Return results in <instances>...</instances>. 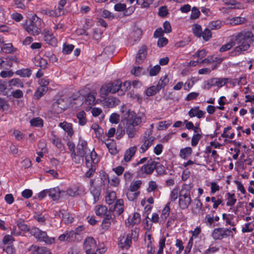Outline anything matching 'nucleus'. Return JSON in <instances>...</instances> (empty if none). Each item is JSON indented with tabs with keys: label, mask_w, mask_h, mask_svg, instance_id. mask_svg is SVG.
I'll use <instances>...</instances> for the list:
<instances>
[{
	"label": "nucleus",
	"mask_w": 254,
	"mask_h": 254,
	"mask_svg": "<svg viewBox=\"0 0 254 254\" xmlns=\"http://www.w3.org/2000/svg\"><path fill=\"white\" fill-rule=\"evenodd\" d=\"M221 22L220 20L213 21L209 23L208 27L211 30H216L221 28Z\"/></svg>",
	"instance_id": "56"
},
{
	"label": "nucleus",
	"mask_w": 254,
	"mask_h": 254,
	"mask_svg": "<svg viewBox=\"0 0 254 254\" xmlns=\"http://www.w3.org/2000/svg\"><path fill=\"white\" fill-rule=\"evenodd\" d=\"M30 234L37 240L44 242L46 244L51 245L55 243V238L54 237H49L46 232L43 231L37 227H31Z\"/></svg>",
	"instance_id": "6"
},
{
	"label": "nucleus",
	"mask_w": 254,
	"mask_h": 254,
	"mask_svg": "<svg viewBox=\"0 0 254 254\" xmlns=\"http://www.w3.org/2000/svg\"><path fill=\"white\" fill-rule=\"evenodd\" d=\"M226 205L230 207L233 206L237 201L235 194L228 192L226 194Z\"/></svg>",
	"instance_id": "33"
},
{
	"label": "nucleus",
	"mask_w": 254,
	"mask_h": 254,
	"mask_svg": "<svg viewBox=\"0 0 254 254\" xmlns=\"http://www.w3.org/2000/svg\"><path fill=\"white\" fill-rule=\"evenodd\" d=\"M44 40L49 45L55 46L57 45V40L51 31L45 30L43 33Z\"/></svg>",
	"instance_id": "14"
},
{
	"label": "nucleus",
	"mask_w": 254,
	"mask_h": 254,
	"mask_svg": "<svg viewBox=\"0 0 254 254\" xmlns=\"http://www.w3.org/2000/svg\"><path fill=\"white\" fill-rule=\"evenodd\" d=\"M147 55V48L144 45H143L139 50L136 57L135 62L138 64H141L144 60L145 59Z\"/></svg>",
	"instance_id": "21"
},
{
	"label": "nucleus",
	"mask_w": 254,
	"mask_h": 254,
	"mask_svg": "<svg viewBox=\"0 0 254 254\" xmlns=\"http://www.w3.org/2000/svg\"><path fill=\"white\" fill-rule=\"evenodd\" d=\"M97 93L95 91H92L89 93L85 98V104L89 105H93L95 103Z\"/></svg>",
	"instance_id": "27"
},
{
	"label": "nucleus",
	"mask_w": 254,
	"mask_h": 254,
	"mask_svg": "<svg viewBox=\"0 0 254 254\" xmlns=\"http://www.w3.org/2000/svg\"><path fill=\"white\" fill-rule=\"evenodd\" d=\"M101 15L103 17L110 20L113 19L115 18L114 14L107 9H104L102 11Z\"/></svg>",
	"instance_id": "62"
},
{
	"label": "nucleus",
	"mask_w": 254,
	"mask_h": 254,
	"mask_svg": "<svg viewBox=\"0 0 254 254\" xmlns=\"http://www.w3.org/2000/svg\"><path fill=\"white\" fill-rule=\"evenodd\" d=\"M43 26V20L35 14L30 18L29 23L25 25V30L29 34L37 36L41 33Z\"/></svg>",
	"instance_id": "4"
},
{
	"label": "nucleus",
	"mask_w": 254,
	"mask_h": 254,
	"mask_svg": "<svg viewBox=\"0 0 254 254\" xmlns=\"http://www.w3.org/2000/svg\"><path fill=\"white\" fill-rule=\"evenodd\" d=\"M65 102L63 99H59L52 105V109L56 113L59 114L66 109Z\"/></svg>",
	"instance_id": "16"
},
{
	"label": "nucleus",
	"mask_w": 254,
	"mask_h": 254,
	"mask_svg": "<svg viewBox=\"0 0 254 254\" xmlns=\"http://www.w3.org/2000/svg\"><path fill=\"white\" fill-rule=\"evenodd\" d=\"M85 191L84 188L80 185H73L69 186L66 191L64 190V198L67 197H74L84 194Z\"/></svg>",
	"instance_id": "9"
},
{
	"label": "nucleus",
	"mask_w": 254,
	"mask_h": 254,
	"mask_svg": "<svg viewBox=\"0 0 254 254\" xmlns=\"http://www.w3.org/2000/svg\"><path fill=\"white\" fill-rule=\"evenodd\" d=\"M48 89V87L39 86L35 92V98L38 99L41 97L47 92Z\"/></svg>",
	"instance_id": "42"
},
{
	"label": "nucleus",
	"mask_w": 254,
	"mask_h": 254,
	"mask_svg": "<svg viewBox=\"0 0 254 254\" xmlns=\"http://www.w3.org/2000/svg\"><path fill=\"white\" fill-rule=\"evenodd\" d=\"M78 120V123L80 126H84L86 124V114L84 111H81L76 115Z\"/></svg>",
	"instance_id": "36"
},
{
	"label": "nucleus",
	"mask_w": 254,
	"mask_h": 254,
	"mask_svg": "<svg viewBox=\"0 0 254 254\" xmlns=\"http://www.w3.org/2000/svg\"><path fill=\"white\" fill-rule=\"evenodd\" d=\"M90 192L93 197V203H95L99 200L101 194V189L97 187H92L90 188Z\"/></svg>",
	"instance_id": "25"
},
{
	"label": "nucleus",
	"mask_w": 254,
	"mask_h": 254,
	"mask_svg": "<svg viewBox=\"0 0 254 254\" xmlns=\"http://www.w3.org/2000/svg\"><path fill=\"white\" fill-rule=\"evenodd\" d=\"M122 118L126 121L125 129L129 138L135 137L137 132L136 126L141 125L145 120V116L143 113L136 114L126 105H123L120 109Z\"/></svg>",
	"instance_id": "2"
},
{
	"label": "nucleus",
	"mask_w": 254,
	"mask_h": 254,
	"mask_svg": "<svg viewBox=\"0 0 254 254\" xmlns=\"http://www.w3.org/2000/svg\"><path fill=\"white\" fill-rule=\"evenodd\" d=\"M191 202V198L190 195V190L188 189H182L180 192L179 197V205L181 209H186L188 208Z\"/></svg>",
	"instance_id": "8"
},
{
	"label": "nucleus",
	"mask_w": 254,
	"mask_h": 254,
	"mask_svg": "<svg viewBox=\"0 0 254 254\" xmlns=\"http://www.w3.org/2000/svg\"><path fill=\"white\" fill-rule=\"evenodd\" d=\"M253 37V33L248 31H243L236 35H233L229 37L228 43L220 47L219 51L220 52H225L230 50L236 44H238V46L235 47L230 53V55L232 57L239 56L250 48L251 39Z\"/></svg>",
	"instance_id": "1"
},
{
	"label": "nucleus",
	"mask_w": 254,
	"mask_h": 254,
	"mask_svg": "<svg viewBox=\"0 0 254 254\" xmlns=\"http://www.w3.org/2000/svg\"><path fill=\"white\" fill-rule=\"evenodd\" d=\"M63 192H64V190H60L58 187L48 189V195L53 200H58L60 198H64Z\"/></svg>",
	"instance_id": "15"
},
{
	"label": "nucleus",
	"mask_w": 254,
	"mask_h": 254,
	"mask_svg": "<svg viewBox=\"0 0 254 254\" xmlns=\"http://www.w3.org/2000/svg\"><path fill=\"white\" fill-rule=\"evenodd\" d=\"M9 85L10 86H15L16 87L23 88L24 84L23 82L18 78H13L9 81Z\"/></svg>",
	"instance_id": "38"
},
{
	"label": "nucleus",
	"mask_w": 254,
	"mask_h": 254,
	"mask_svg": "<svg viewBox=\"0 0 254 254\" xmlns=\"http://www.w3.org/2000/svg\"><path fill=\"white\" fill-rule=\"evenodd\" d=\"M192 153V149L190 147H185L181 149L180 153V156L183 159H186L189 157Z\"/></svg>",
	"instance_id": "37"
},
{
	"label": "nucleus",
	"mask_w": 254,
	"mask_h": 254,
	"mask_svg": "<svg viewBox=\"0 0 254 254\" xmlns=\"http://www.w3.org/2000/svg\"><path fill=\"white\" fill-rule=\"evenodd\" d=\"M132 242L127 237L124 242L122 241L119 243V247L123 250H128L131 246Z\"/></svg>",
	"instance_id": "39"
},
{
	"label": "nucleus",
	"mask_w": 254,
	"mask_h": 254,
	"mask_svg": "<svg viewBox=\"0 0 254 254\" xmlns=\"http://www.w3.org/2000/svg\"><path fill=\"white\" fill-rule=\"evenodd\" d=\"M192 32L195 36L200 38L202 32L201 26L198 24H195L192 28Z\"/></svg>",
	"instance_id": "53"
},
{
	"label": "nucleus",
	"mask_w": 254,
	"mask_h": 254,
	"mask_svg": "<svg viewBox=\"0 0 254 254\" xmlns=\"http://www.w3.org/2000/svg\"><path fill=\"white\" fill-rule=\"evenodd\" d=\"M71 157L72 160L76 164H80L83 161V158L82 156H80L78 153L75 152H71Z\"/></svg>",
	"instance_id": "54"
},
{
	"label": "nucleus",
	"mask_w": 254,
	"mask_h": 254,
	"mask_svg": "<svg viewBox=\"0 0 254 254\" xmlns=\"http://www.w3.org/2000/svg\"><path fill=\"white\" fill-rule=\"evenodd\" d=\"M16 224L21 231L28 232L30 233L31 228L26 225L23 220L17 221Z\"/></svg>",
	"instance_id": "48"
},
{
	"label": "nucleus",
	"mask_w": 254,
	"mask_h": 254,
	"mask_svg": "<svg viewBox=\"0 0 254 254\" xmlns=\"http://www.w3.org/2000/svg\"><path fill=\"white\" fill-rule=\"evenodd\" d=\"M30 124L32 126L42 127L43 126V121L39 117L34 118L30 121Z\"/></svg>",
	"instance_id": "51"
},
{
	"label": "nucleus",
	"mask_w": 254,
	"mask_h": 254,
	"mask_svg": "<svg viewBox=\"0 0 254 254\" xmlns=\"http://www.w3.org/2000/svg\"><path fill=\"white\" fill-rule=\"evenodd\" d=\"M48 63L47 60L41 58L39 57L36 59L35 65L36 66H40L42 68L45 69L47 67Z\"/></svg>",
	"instance_id": "46"
},
{
	"label": "nucleus",
	"mask_w": 254,
	"mask_h": 254,
	"mask_svg": "<svg viewBox=\"0 0 254 254\" xmlns=\"http://www.w3.org/2000/svg\"><path fill=\"white\" fill-rule=\"evenodd\" d=\"M59 126L64 130L67 133L68 136L71 137L74 134V130L72 127V125L66 122L60 123Z\"/></svg>",
	"instance_id": "22"
},
{
	"label": "nucleus",
	"mask_w": 254,
	"mask_h": 254,
	"mask_svg": "<svg viewBox=\"0 0 254 254\" xmlns=\"http://www.w3.org/2000/svg\"><path fill=\"white\" fill-rule=\"evenodd\" d=\"M99 162H93L92 161H89V164H87V162H85L86 166L88 169L85 174V176L86 178H89L93 176L97 169V164Z\"/></svg>",
	"instance_id": "19"
},
{
	"label": "nucleus",
	"mask_w": 254,
	"mask_h": 254,
	"mask_svg": "<svg viewBox=\"0 0 254 254\" xmlns=\"http://www.w3.org/2000/svg\"><path fill=\"white\" fill-rule=\"evenodd\" d=\"M230 230L228 228L219 227L215 228L212 232L211 236L215 240H221L229 237Z\"/></svg>",
	"instance_id": "11"
},
{
	"label": "nucleus",
	"mask_w": 254,
	"mask_h": 254,
	"mask_svg": "<svg viewBox=\"0 0 254 254\" xmlns=\"http://www.w3.org/2000/svg\"><path fill=\"white\" fill-rule=\"evenodd\" d=\"M116 198V193L115 191H112L108 192L105 197L106 202L109 205L114 203Z\"/></svg>",
	"instance_id": "35"
},
{
	"label": "nucleus",
	"mask_w": 254,
	"mask_h": 254,
	"mask_svg": "<svg viewBox=\"0 0 254 254\" xmlns=\"http://www.w3.org/2000/svg\"><path fill=\"white\" fill-rule=\"evenodd\" d=\"M124 203L123 199H119L114 205L113 211L118 215H120L124 212Z\"/></svg>",
	"instance_id": "24"
},
{
	"label": "nucleus",
	"mask_w": 254,
	"mask_h": 254,
	"mask_svg": "<svg viewBox=\"0 0 254 254\" xmlns=\"http://www.w3.org/2000/svg\"><path fill=\"white\" fill-rule=\"evenodd\" d=\"M55 216L62 218V221L66 224L71 223L74 219L71 215L67 210L64 209L57 212Z\"/></svg>",
	"instance_id": "13"
},
{
	"label": "nucleus",
	"mask_w": 254,
	"mask_h": 254,
	"mask_svg": "<svg viewBox=\"0 0 254 254\" xmlns=\"http://www.w3.org/2000/svg\"><path fill=\"white\" fill-rule=\"evenodd\" d=\"M149 242L147 245L146 248V254H154L155 251H154V246H153V244L152 243L151 241V236L150 235H148L147 236Z\"/></svg>",
	"instance_id": "52"
},
{
	"label": "nucleus",
	"mask_w": 254,
	"mask_h": 254,
	"mask_svg": "<svg viewBox=\"0 0 254 254\" xmlns=\"http://www.w3.org/2000/svg\"><path fill=\"white\" fill-rule=\"evenodd\" d=\"M155 168V162L151 161L150 163L139 167L137 170V175L139 177H144L146 175L151 174Z\"/></svg>",
	"instance_id": "10"
},
{
	"label": "nucleus",
	"mask_w": 254,
	"mask_h": 254,
	"mask_svg": "<svg viewBox=\"0 0 254 254\" xmlns=\"http://www.w3.org/2000/svg\"><path fill=\"white\" fill-rule=\"evenodd\" d=\"M216 78L209 79L204 82L203 88L207 90L209 89L211 87L216 86Z\"/></svg>",
	"instance_id": "45"
},
{
	"label": "nucleus",
	"mask_w": 254,
	"mask_h": 254,
	"mask_svg": "<svg viewBox=\"0 0 254 254\" xmlns=\"http://www.w3.org/2000/svg\"><path fill=\"white\" fill-rule=\"evenodd\" d=\"M171 124L170 121H161L158 123L156 128L158 130H165L168 128Z\"/></svg>",
	"instance_id": "50"
},
{
	"label": "nucleus",
	"mask_w": 254,
	"mask_h": 254,
	"mask_svg": "<svg viewBox=\"0 0 254 254\" xmlns=\"http://www.w3.org/2000/svg\"><path fill=\"white\" fill-rule=\"evenodd\" d=\"M205 113L204 111L199 110L198 106H196L191 108L189 111L188 115L190 118L196 117L197 118L200 119L204 117Z\"/></svg>",
	"instance_id": "20"
},
{
	"label": "nucleus",
	"mask_w": 254,
	"mask_h": 254,
	"mask_svg": "<svg viewBox=\"0 0 254 254\" xmlns=\"http://www.w3.org/2000/svg\"><path fill=\"white\" fill-rule=\"evenodd\" d=\"M159 91V89L158 88L156 85H153L148 88L145 90V94L148 97L152 96L155 95Z\"/></svg>",
	"instance_id": "44"
},
{
	"label": "nucleus",
	"mask_w": 254,
	"mask_h": 254,
	"mask_svg": "<svg viewBox=\"0 0 254 254\" xmlns=\"http://www.w3.org/2000/svg\"><path fill=\"white\" fill-rule=\"evenodd\" d=\"M155 140V137L152 135V129H147L141 137V145L139 148V152H145L153 145Z\"/></svg>",
	"instance_id": "5"
},
{
	"label": "nucleus",
	"mask_w": 254,
	"mask_h": 254,
	"mask_svg": "<svg viewBox=\"0 0 254 254\" xmlns=\"http://www.w3.org/2000/svg\"><path fill=\"white\" fill-rule=\"evenodd\" d=\"M1 49L5 53H12L16 50V49L13 47L11 43L3 44Z\"/></svg>",
	"instance_id": "43"
},
{
	"label": "nucleus",
	"mask_w": 254,
	"mask_h": 254,
	"mask_svg": "<svg viewBox=\"0 0 254 254\" xmlns=\"http://www.w3.org/2000/svg\"><path fill=\"white\" fill-rule=\"evenodd\" d=\"M111 212H109L105 215L104 219L102 221L101 227L103 230L106 231L109 230L111 226V220L112 219Z\"/></svg>",
	"instance_id": "23"
},
{
	"label": "nucleus",
	"mask_w": 254,
	"mask_h": 254,
	"mask_svg": "<svg viewBox=\"0 0 254 254\" xmlns=\"http://www.w3.org/2000/svg\"><path fill=\"white\" fill-rule=\"evenodd\" d=\"M212 36L211 32L210 30V29L208 28H205L202 32L201 37H202L203 39L207 41L210 39V38Z\"/></svg>",
	"instance_id": "60"
},
{
	"label": "nucleus",
	"mask_w": 254,
	"mask_h": 254,
	"mask_svg": "<svg viewBox=\"0 0 254 254\" xmlns=\"http://www.w3.org/2000/svg\"><path fill=\"white\" fill-rule=\"evenodd\" d=\"M126 194L127 197L129 200L133 201L138 197L139 194V191H133L128 189L127 191Z\"/></svg>",
	"instance_id": "40"
},
{
	"label": "nucleus",
	"mask_w": 254,
	"mask_h": 254,
	"mask_svg": "<svg viewBox=\"0 0 254 254\" xmlns=\"http://www.w3.org/2000/svg\"><path fill=\"white\" fill-rule=\"evenodd\" d=\"M170 202H168L166 205L163 208L162 214L161 215V217L162 219H166L169 216L170 212Z\"/></svg>",
	"instance_id": "49"
},
{
	"label": "nucleus",
	"mask_w": 254,
	"mask_h": 254,
	"mask_svg": "<svg viewBox=\"0 0 254 254\" xmlns=\"http://www.w3.org/2000/svg\"><path fill=\"white\" fill-rule=\"evenodd\" d=\"M136 151V146H131L127 149L125 152L124 158L122 161V163L124 164V162H128L130 161L132 158L134 156Z\"/></svg>",
	"instance_id": "17"
},
{
	"label": "nucleus",
	"mask_w": 254,
	"mask_h": 254,
	"mask_svg": "<svg viewBox=\"0 0 254 254\" xmlns=\"http://www.w3.org/2000/svg\"><path fill=\"white\" fill-rule=\"evenodd\" d=\"M12 66L7 57H0V69H8Z\"/></svg>",
	"instance_id": "30"
},
{
	"label": "nucleus",
	"mask_w": 254,
	"mask_h": 254,
	"mask_svg": "<svg viewBox=\"0 0 254 254\" xmlns=\"http://www.w3.org/2000/svg\"><path fill=\"white\" fill-rule=\"evenodd\" d=\"M76 152L79 155L84 157L85 162H87L88 164H89V161H92L93 162L100 161L99 156L94 150L91 151L88 148L87 143L84 140H81L79 142Z\"/></svg>",
	"instance_id": "3"
},
{
	"label": "nucleus",
	"mask_w": 254,
	"mask_h": 254,
	"mask_svg": "<svg viewBox=\"0 0 254 254\" xmlns=\"http://www.w3.org/2000/svg\"><path fill=\"white\" fill-rule=\"evenodd\" d=\"M96 247V243L92 237H87L84 242V248L86 254L95 253L94 251Z\"/></svg>",
	"instance_id": "12"
},
{
	"label": "nucleus",
	"mask_w": 254,
	"mask_h": 254,
	"mask_svg": "<svg viewBox=\"0 0 254 254\" xmlns=\"http://www.w3.org/2000/svg\"><path fill=\"white\" fill-rule=\"evenodd\" d=\"M200 12L198 8L196 7H193L191 9L190 18L195 19L199 17Z\"/></svg>",
	"instance_id": "64"
},
{
	"label": "nucleus",
	"mask_w": 254,
	"mask_h": 254,
	"mask_svg": "<svg viewBox=\"0 0 254 254\" xmlns=\"http://www.w3.org/2000/svg\"><path fill=\"white\" fill-rule=\"evenodd\" d=\"M119 100L114 97L106 98L104 100V105L108 108H112L118 104Z\"/></svg>",
	"instance_id": "28"
},
{
	"label": "nucleus",
	"mask_w": 254,
	"mask_h": 254,
	"mask_svg": "<svg viewBox=\"0 0 254 254\" xmlns=\"http://www.w3.org/2000/svg\"><path fill=\"white\" fill-rule=\"evenodd\" d=\"M138 232L139 230L135 228L134 230H131V231L127 235V237L129 238L131 242L132 240L136 241L138 237Z\"/></svg>",
	"instance_id": "47"
},
{
	"label": "nucleus",
	"mask_w": 254,
	"mask_h": 254,
	"mask_svg": "<svg viewBox=\"0 0 254 254\" xmlns=\"http://www.w3.org/2000/svg\"><path fill=\"white\" fill-rule=\"evenodd\" d=\"M141 220L140 215L137 213H134L131 218H128V221L130 225H134L140 223Z\"/></svg>",
	"instance_id": "34"
},
{
	"label": "nucleus",
	"mask_w": 254,
	"mask_h": 254,
	"mask_svg": "<svg viewBox=\"0 0 254 254\" xmlns=\"http://www.w3.org/2000/svg\"><path fill=\"white\" fill-rule=\"evenodd\" d=\"M204 221L206 225L209 227L215 226V223L213 221V215H211L210 214L206 215L204 218Z\"/></svg>",
	"instance_id": "58"
},
{
	"label": "nucleus",
	"mask_w": 254,
	"mask_h": 254,
	"mask_svg": "<svg viewBox=\"0 0 254 254\" xmlns=\"http://www.w3.org/2000/svg\"><path fill=\"white\" fill-rule=\"evenodd\" d=\"M229 80L228 78H216V86L220 88L224 86Z\"/></svg>",
	"instance_id": "63"
},
{
	"label": "nucleus",
	"mask_w": 254,
	"mask_h": 254,
	"mask_svg": "<svg viewBox=\"0 0 254 254\" xmlns=\"http://www.w3.org/2000/svg\"><path fill=\"white\" fill-rule=\"evenodd\" d=\"M169 82V79L168 78V76L167 75H165L164 76L161 77L156 85V86L159 90H160L164 88L168 84Z\"/></svg>",
	"instance_id": "29"
},
{
	"label": "nucleus",
	"mask_w": 254,
	"mask_h": 254,
	"mask_svg": "<svg viewBox=\"0 0 254 254\" xmlns=\"http://www.w3.org/2000/svg\"><path fill=\"white\" fill-rule=\"evenodd\" d=\"M142 182L140 180H137L131 183L129 186V189L135 191H138L137 190L140 188Z\"/></svg>",
	"instance_id": "57"
},
{
	"label": "nucleus",
	"mask_w": 254,
	"mask_h": 254,
	"mask_svg": "<svg viewBox=\"0 0 254 254\" xmlns=\"http://www.w3.org/2000/svg\"><path fill=\"white\" fill-rule=\"evenodd\" d=\"M222 219L225 222V226L230 225L231 226H235L238 223L239 220L237 219L234 221L235 215L232 214H227L224 213L222 214Z\"/></svg>",
	"instance_id": "18"
},
{
	"label": "nucleus",
	"mask_w": 254,
	"mask_h": 254,
	"mask_svg": "<svg viewBox=\"0 0 254 254\" xmlns=\"http://www.w3.org/2000/svg\"><path fill=\"white\" fill-rule=\"evenodd\" d=\"M15 74L21 77H28L31 75V70L29 68H22L17 70Z\"/></svg>",
	"instance_id": "41"
},
{
	"label": "nucleus",
	"mask_w": 254,
	"mask_h": 254,
	"mask_svg": "<svg viewBox=\"0 0 254 254\" xmlns=\"http://www.w3.org/2000/svg\"><path fill=\"white\" fill-rule=\"evenodd\" d=\"M95 212L97 215L100 217H105V215L110 211H108L107 208L104 205H98L95 208Z\"/></svg>",
	"instance_id": "26"
},
{
	"label": "nucleus",
	"mask_w": 254,
	"mask_h": 254,
	"mask_svg": "<svg viewBox=\"0 0 254 254\" xmlns=\"http://www.w3.org/2000/svg\"><path fill=\"white\" fill-rule=\"evenodd\" d=\"M232 129L231 126H228L225 127L223 129V133L221 134V137L223 138H226L232 139L235 136L234 132H230L229 131Z\"/></svg>",
	"instance_id": "31"
},
{
	"label": "nucleus",
	"mask_w": 254,
	"mask_h": 254,
	"mask_svg": "<svg viewBox=\"0 0 254 254\" xmlns=\"http://www.w3.org/2000/svg\"><path fill=\"white\" fill-rule=\"evenodd\" d=\"M120 86H121V80H119L103 85L100 88V97L105 98L110 93L113 94L116 92H120Z\"/></svg>",
	"instance_id": "7"
},
{
	"label": "nucleus",
	"mask_w": 254,
	"mask_h": 254,
	"mask_svg": "<svg viewBox=\"0 0 254 254\" xmlns=\"http://www.w3.org/2000/svg\"><path fill=\"white\" fill-rule=\"evenodd\" d=\"M155 169L158 175H161L165 173V167L160 163H157L155 162Z\"/></svg>",
	"instance_id": "59"
},
{
	"label": "nucleus",
	"mask_w": 254,
	"mask_h": 254,
	"mask_svg": "<svg viewBox=\"0 0 254 254\" xmlns=\"http://www.w3.org/2000/svg\"><path fill=\"white\" fill-rule=\"evenodd\" d=\"M107 147L109 149V152L113 155H115L117 153L116 142L113 140L107 141L105 142Z\"/></svg>",
	"instance_id": "32"
},
{
	"label": "nucleus",
	"mask_w": 254,
	"mask_h": 254,
	"mask_svg": "<svg viewBox=\"0 0 254 254\" xmlns=\"http://www.w3.org/2000/svg\"><path fill=\"white\" fill-rule=\"evenodd\" d=\"M130 88V82L128 81H125L124 84H122L121 81V86H120V92L119 94L123 95L125 92L128 90Z\"/></svg>",
	"instance_id": "55"
},
{
	"label": "nucleus",
	"mask_w": 254,
	"mask_h": 254,
	"mask_svg": "<svg viewBox=\"0 0 254 254\" xmlns=\"http://www.w3.org/2000/svg\"><path fill=\"white\" fill-rule=\"evenodd\" d=\"M53 143L61 151L64 150V145L59 138L55 137L53 139Z\"/></svg>",
	"instance_id": "61"
}]
</instances>
